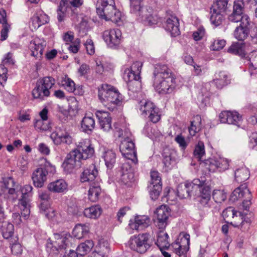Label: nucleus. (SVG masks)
Masks as SVG:
<instances>
[{
    "instance_id": "nucleus-32",
    "label": "nucleus",
    "mask_w": 257,
    "mask_h": 257,
    "mask_svg": "<svg viewBox=\"0 0 257 257\" xmlns=\"http://www.w3.org/2000/svg\"><path fill=\"white\" fill-rule=\"evenodd\" d=\"M48 16L43 13H39L35 14L31 18L30 27L32 30L38 29L42 25L49 22Z\"/></svg>"
},
{
    "instance_id": "nucleus-11",
    "label": "nucleus",
    "mask_w": 257,
    "mask_h": 257,
    "mask_svg": "<svg viewBox=\"0 0 257 257\" xmlns=\"http://www.w3.org/2000/svg\"><path fill=\"white\" fill-rule=\"evenodd\" d=\"M242 198H245L242 202V208L244 210L248 211L251 204V195L250 191L245 184L240 185L232 192L230 200L232 202H235Z\"/></svg>"
},
{
    "instance_id": "nucleus-14",
    "label": "nucleus",
    "mask_w": 257,
    "mask_h": 257,
    "mask_svg": "<svg viewBox=\"0 0 257 257\" xmlns=\"http://www.w3.org/2000/svg\"><path fill=\"white\" fill-rule=\"evenodd\" d=\"M82 160L76 151L73 150L67 154L62 164V167L66 172L72 173L74 170L81 166Z\"/></svg>"
},
{
    "instance_id": "nucleus-41",
    "label": "nucleus",
    "mask_w": 257,
    "mask_h": 257,
    "mask_svg": "<svg viewBox=\"0 0 257 257\" xmlns=\"http://www.w3.org/2000/svg\"><path fill=\"white\" fill-rule=\"evenodd\" d=\"M224 12L211 8L210 21L215 26H219L224 20Z\"/></svg>"
},
{
    "instance_id": "nucleus-61",
    "label": "nucleus",
    "mask_w": 257,
    "mask_h": 257,
    "mask_svg": "<svg viewBox=\"0 0 257 257\" xmlns=\"http://www.w3.org/2000/svg\"><path fill=\"white\" fill-rule=\"evenodd\" d=\"M245 16H248L247 15H242L238 13H235V12L233 11L231 14H230L228 16V19L230 21L234 23L240 22V23L242 22L243 18Z\"/></svg>"
},
{
    "instance_id": "nucleus-64",
    "label": "nucleus",
    "mask_w": 257,
    "mask_h": 257,
    "mask_svg": "<svg viewBox=\"0 0 257 257\" xmlns=\"http://www.w3.org/2000/svg\"><path fill=\"white\" fill-rule=\"evenodd\" d=\"M250 148L257 151V133H252L249 143Z\"/></svg>"
},
{
    "instance_id": "nucleus-30",
    "label": "nucleus",
    "mask_w": 257,
    "mask_h": 257,
    "mask_svg": "<svg viewBox=\"0 0 257 257\" xmlns=\"http://www.w3.org/2000/svg\"><path fill=\"white\" fill-rule=\"evenodd\" d=\"M0 203V223H3L2 226V231L3 237L6 239L13 238V235L14 233V225L10 222H4L5 219L4 212L1 206Z\"/></svg>"
},
{
    "instance_id": "nucleus-7",
    "label": "nucleus",
    "mask_w": 257,
    "mask_h": 257,
    "mask_svg": "<svg viewBox=\"0 0 257 257\" xmlns=\"http://www.w3.org/2000/svg\"><path fill=\"white\" fill-rule=\"evenodd\" d=\"M96 12L101 18L106 21L110 20L116 24L121 21V13L116 9L114 0H101L98 2Z\"/></svg>"
},
{
    "instance_id": "nucleus-38",
    "label": "nucleus",
    "mask_w": 257,
    "mask_h": 257,
    "mask_svg": "<svg viewBox=\"0 0 257 257\" xmlns=\"http://www.w3.org/2000/svg\"><path fill=\"white\" fill-rule=\"evenodd\" d=\"M109 251V244L106 241H100L96 246L94 251L92 253L91 257H106V254Z\"/></svg>"
},
{
    "instance_id": "nucleus-47",
    "label": "nucleus",
    "mask_w": 257,
    "mask_h": 257,
    "mask_svg": "<svg viewBox=\"0 0 257 257\" xmlns=\"http://www.w3.org/2000/svg\"><path fill=\"white\" fill-rule=\"evenodd\" d=\"M201 128V117L196 115L194 117L193 120L191 121L190 126L189 127V132L191 136H194Z\"/></svg>"
},
{
    "instance_id": "nucleus-53",
    "label": "nucleus",
    "mask_w": 257,
    "mask_h": 257,
    "mask_svg": "<svg viewBox=\"0 0 257 257\" xmlns=\"http://www.w3.org/2000/svg\"><path fill=\"white\" fill-rule=\"evenodd\" d=\"M236 211L232 207L226 208L222 212V216L227 223H229L231 219L236 215Z\"/></svg>"
},
{
    "instance_id": "nucleus-52",
    "label": "nucleus",
    "mask_w": 257,
    "mask_h": 257,
    "mask_svg": "<svg viewBox=\"0 0 257 257\" xmlns=\"http://www.w3.org/2000/svg\"><path fill=\"white\" fill-rule=\"evenodd\" d=\"M148 188L151 198L152 200H156L162 190V185H149Z\"/></svg>"
},
{
    "instance_id": "nucleus-58",
    "label": "nucleus",
    "mask_w": 257,
    "mask_h": 257,
    "mask_svg": "<svg viewBox=\"0 0 257 257\" xmlns=\"http://www.w3.org/2000/svg\"><path fill=\"white\" fill-rule=\"evenodd\" d=\"M229 167V161L224 158H217V170L223 171L227 170Z\"/></svg>"
},
{
    "instance_id": "nucleus-56",
    "label": "nucleus",
    "mask_w": 257,
    "mask_h": 257,
    "mask_svg": "<svg viewBox=\"0 0 257 257\" xmlns=\"http://www.w3.org/2000/svg\"><path fill=\"white\" fill-rule=\"evenodd\" d=\"M123 79L126 82L132 81L133 80L138 81L140 79V75L134 73L131 71L130 69H127L124 71Z\"/></svg>"
},
{
    "instance_id": "nucleus-6",
    "label": "nucleus",
    "mask_w": 257,
    "mask_h": 257,
    "mask_svg": "<svg viewBox=\"0 0 257 257\" xmlns=\"http://www.w3.org/2000/svg\"><path fill=\"white\" fill-rule=\"evenodd\" d=\"M83 3V0H61L57 11L58 21L63 22L67 17L75 19Z\"/></svg>"
},
{
    "instance_id": "nucleus-60",
    "label": "nucleus",
    "mask_w": 257,
    "mask_h": 257,
    "mask_svg": "<svg viewBox=\"0 0 257 257\" xmlns=\"http://www.w3.org/2000/svg\"><path fill=\"white\" fill-rule=\"evenodd\" d=\"M228 2V0H216V4L212 8L225 12Z\"/></svg>"
},
{
    "instance_id": "nucleus-43",
    "label": "nucleus",
    "mask_w": 257,
    "mask_h": 257,
    "mask_svg": "<svg viewBox=\"0 0 257 257\" xmlns=\"http://www.w3.org/2000/svg\"><path fill=\"white\" fill-rule=\"evenodd\" d=\"M89 231V227L86 224H78L73 230V234L78 239L85 236Z\"/></svg>"
},
{
    "instance_id": "nucleus-20",
    "label": "nucleus",
    "mask_w": 257,
    "mask_h": 257,
    "mask_svg": "<svg viewBox=\"0 0 257 257\" xmlns=\"http://www.w3.org/2000/svg\"><path fill=\"white\" fill-rule=\"evenodd\" d=\"M250 27V20L248 16L243 18L242 22L234 31V37L239 41H243L249 36Z\"/></svg>"
},
{
    "instance_id": "nucleus-5",
    "label": "nucleus",
    "mask_w": 257,
    "mask_h": 257,
    "mask_svg": "<svg viewBox=\"0 0 257 257\" xmlns=\"http://www.w3.org/2000/svg\"><path fill=\"white\" fill-rule=\"evenodd\" d=\"M98 97L103 105L110 111L114 110L122 99L118 90L107 84H103L98 88Z\"/></svg>"
},
{
    "instance_id": "nucleus-22",
    "label": "nucleus",
    "mask_w": 257,
    "mask_h": 257,
    "mask_svg": "<svg viewBox=\"0 0 257 257\" xmlns=\"http://www.w3.org/2000/svg\"><path fill=\"white\" fill-rule=\"evenodd\" d=\"M164 24L165 30L169 32L172 37H176L180 34L179 23L177 17L173 14L168 13Z\"/></svg>"
},
{
    "instance_id": "nucleus-63",
    "label": "nucleus",
    "mask_w": 257,
    "mask_h": 257,
    "mask_svg": "<svg viewBox=\"0 0 257 257\" xmlns=\"http://www.w3.org/2000/svg\"><path fill=\"white\" fill-rule=\"evenodd\" d=\"M244 9V3L242 0H237L234 2L233 11L243 14Z\"/></svg>"
},
{
    "instance_id": "nucleus-10",
    "label": "nucleus",
    "mask_w": 257,
    "mask_h": 257,
    "mask_svg": "<svg viewBox=\"0 0 257 257\" xmlns=\"http://www.w3.org/2000/svg\"><path fill=\"white\" fill-rule=\"evenodd\" d=\"M130 248L138 252H145L150 247L149 234L142 233L132 236L128 241Z\"/></svg>"
},
{
    "instance_id": "nucleus-29",
    "label": "nucleus",
    "mask_w": 257,
    "mask_h": 257,
    "mask_svg": "<svg viewBox=\"0 0 257 257\" xmlns=\"http://www.w3.org/2000/svg\"><path fill=\"white\" fill-rule=\"evenodd\" d=\"M120 180L124 184H128L135 181V175L130 165L125 163L123 164L119 171Z\"/></svg>"
},
{
    "instance_id": "nucleus-18",
    "label": "nucleus",
    "mask_w": 257,
    "mask_h": 257,
    "mask_svg": "<svg viewBox=\"0 0 257 257\" xmlns=\"http://www.w3.org/2000/svg\"><path fill=\"white\" fill-rule=\"evenodd\" d=\"M142 0H130L131 12L141 16L143 21L150 25L156 23V20L151 15L146 14V10L141 6Z\"/></svg>"
},
{
    "instance_id": "nucleus-45",
    "label": "nucleus",
    "mask_w": 257,
    "mask_h": 257,
    "mask_svg": "<svg viewBox=\"0 0 257 257\" xmlns=\"http://www.w3.org/2000/svg\"><path fill=\"white\" fill-rule=\"evenodd\" d=\"M58 83L69 92L75 91L74 82L66 75L61 77L58 80Z\"/></svg>"
},
{
    "instance_id": "nucleus-21",
    "label": "nucleus",
    "mask_w": 257,
    "mask_h": 257,
    "mask_svg": "<svg viewBox=\"0 0 257 257\" xmlns=\"http://www.w3.org/2000/svg\"><path fill=\"white\" fill-rule=\"evenodd\" d=\"M197 192L199 191V201L200 203L204 207H210V201L211 199V188L206 183L205 181L200 180Z\"/></svg>"
},
{
    "instance_id": "nucleus-46",
    "label": "nucleus",
    "mask_w": 257,
    "mask_h": 257,
    "mask_svg": "<svg viewBox=\"0 0 257 257\" xmlns=\"http://www.w3.org/2000/svg\"><path fill=\"white\" fill-rule=\"evenodd\" d=\"M10 247L13 254L20 255L23 252V247L19 241L18 237L15 236L10 240Z\"/></svg>"
},
{
    "instance_id": "nucleus-16",
    "label": "nucleus",
    "mask_w": 257,
    "mask_h": 257,
    "mask_svg": "<svg viewBox=\"0 0 257 257\" xmlns=\"http://www.w3.org/2000/svg\"><path fill=\"white\" fill-rule=\"evenodd\" d=\"M200 180L194 179L191 182L179 185L177 188V196L181 199L187 198L192 195H197V190Z\"/></svg>"
},
{
    "instance_id": "nucleus-40",
    "label": "nucleus",
    "mask_w": 257,
    "mask_h": 257,
    "mask_svg": "<svg viewBox=\"0 0 257 257\" xmlns=\"http://www.w3.org/2000/svg\"><path fill=\"white\" fill-rule=\"evenodd\" d=\"M249 175L250 173L248 168L245 166H242L235 171V180L238 183L244 182L249 178Z\"/></svg>"
},
{
    "instance_id": "nucleus-2",
    "label": "nucleus",
    "mask_w": 257,
    "mask_h": 257,
    "mask_svg": "<svg viewBox=\"0 0 257 257\" xmlns=\"http://www.w3.org/2000/svg\"><path fill=\"white\" fill-rule=\"evenodd\" d=\"M157 234L156 242V245L160 249L170 248L179 257H186V253L189 248L190 235L184 232L179 234L175 241L169 244L168 241L169 236L164 231V229H160Z\"/></svg>"
},
{
    "instance_id": "nucleus-4",
    "label": "nucleus",
    "mask_w": 257,
    "mask_h": 257,
    "mask_svg": "<svg viewBox=\"0 0 257 257\" xmlns=\"http://www.w3.org/2000/svg\"><path fill=\"white\" fill-rule=\"evenodd\" d=\"M47 120L38 119L34 122L36 130L41 131L50 130L52 132L50 138L54 145L59 146L61 144L70 145L73 143V139L69 133L61 126H56L54 130L52 128L51 124L45 122Z\"/></svg>"
},
{
    "instance_id": "nucleus-13",
    "label": "nucleus",
    "mask_w": 257,
    "mask_h": 257,
    "mask_svg": "<svg viewBox=\"0 0 257 257\" xmlns=\"http://www.w3.org/2000/svg\"><path fill=\"white\" fill-rule=\"evenodd\" d=\"M55 171V167L49 162H47L45 167H40L36 169L33 173L32 180L34 185L37 187H42L47 180L48 172H53Z\"/></svg>"
},
{
    "instance_id": "nucleus-23",
    "label": "nucleus",
    "mask_w": 257,
    "mask_h": 257,
    "mask_svg": "<svg viewBox=\"0 0 257 257\" xmlns=\"http://www.w3.org/2000/svg\"><path fill=\"white\" fill-rule=\"evenodd\" d=\"M46 46V42L42 39L34 38L29 44V49L32 52V55L37 58H41L43 51Z\"/></svg>"
},
{
    "instance_id": "nucleus-39",
    "label": "nucleus",
    "mask_w": 257,
    "mask_h": 257,
    "mask_svg": "<svg viewBox=\"0 0 257 257\" xmlns=\"http://www.w3.org/2000/svg\"><path fill=\"white\" fill-rule=\"evenodd\" d=\"M102 158L107 168L111 169L115 163L116 155L111 150L104 149Z\"/></svg>"
},
{
    "instance_id": "nucleus-15",
    "label": "nucleus",
    "mask_w": 257,
    "mask_h": 257,
    "mask_svg": "<svg viewBox=\"0 0 257 257\" xmlns=\"http://www.w3.org/2000/svg\"><path fill=\"white\" fill-rule=\"evenodd\" d=\"M119 150L122 155L135 163L137 162V152L135 144L131 139L127 137L123 140L119 145Z\"/></svg>"
},
{
    "instance_id": "nucleus-31",
    "label": "nucleus",
    "mask_w": 257,
    "mask_h": 257,
    "mask_svg": "<svg viewBox=\"0 0 257 257\" xmlns=\"http://www.w3.org/2000/svg\"><path fill=\"white\" fill-rule=\"evenodd\" d=\"M150 223V218L146 215L137 216L134 220H130L129 225L132 229L142 230L147 228Z\"/></svg>"
},
{
    "instance_id": "nucleus-37",
    "label": "nucleus",
    "mask_w": 257,
    "mask_h": 257,
    "mask_svg": "<svg viewBox=\"0 0 257 257\" xmlns=\"http://www.w3.org/2000/svg\"><path fill=\"white\" fill-rule=\"evenodd\" d=\"M100 193L101 188L98 181L91 183L88 193L89 200L93 202L97 201Z\"/></svg>"
},
{
    "instance_id": "nucleus-55",
    "label": "nucleus",
    "mask_w": 257,
    "mask_h": 257,
    "mask_svg": "<svg viewBox=\"0 0 257 257\" xmlns=\"http://www.w3.org/2000/svg\"><path fill=\"white\" fill-rule=\"evenodd\" d=\"M213 199L217 203H220L226 199V195L223 191L215 190L212 193Z\"/></svg>"
},
{
    "instance_id": "nucleus-19",
    "label": "nucleus",
    "mask_w": 257,
    "mask_h": 257,
    "mask_svg": "<svg viewBox=\"0 0 257 257\" xmlns=\"http://www.w3.org/2000/svg\"><path fill=\"white\" fill-rule=\"evenodd\" d=\"M74 150L83 160L92 157L94 153V147L90 140L88 139L79 142L76 148Z\"/></svg>"
},
{
    "instance_id": "nucleus-27",
    "label": "nucleus",
    "mask_w": 257,
    "mask_h": 257,
    "mask_svg": "<svg viewBox=\"0 0 257 257\" xmlns=\"http://www.w3.org/2000/svg\"><path fill=\"white\" fill-rule=\"evenodd\" d=\"M98 170L94 164H92L86 168L80 176V181L86 182L98 181Z\"/></svg>"
},
{
    "instance_id": "nucleus-48",
    "label": "nucleus",
    "mask_w": 257,
    "mask_h": 257,
    "mask_svg": "<svg viewBox=\"0 0 257 257\" xmlns=\"http://www.w3.org/2000/svg\"><path fill=\"white\" fill-rule=\"evenodd\" d=\"M244 44L237 42H235L232 44V45L228 48V52L238 55L240 56H244L245 55V51L243 48Z\"/></svg>"
},
{
    "instance_id": "nucleus-28",
    "label": "nucleus",
    "mask_w": 257,
    "mask_h": 257,
    "mask_svg": "<svg viewBox=\"0 0 257 257\" xmlns=\"http://www.w3.org/2000/svg\"><path fill=\"white\" fill-rule=\"evenodd\" d=\"M95 115L98 119L100 127L104 132H108L111 129V118L109 113L105 111L97 110Z\"/></svg>"
},
{
    "instance_id": "nucleus-1",
    "label": "nucleus",
    "mask_w": 257,
    "mask_h": 257,
    "mask_svg": "<svg viewBox=\"0 0 257 257\" xmlns=\"http://www.w3.org/2000/svg\"><path fill=\"white\" fill-rule=\"evenodd\" d=\"M177 86L176 75L165 65L157 64L153 72V86L160 94L172 93Z\"/></svg>"
},
{
    "instance_id": "nucleus-24",
    "label": "nucleus",
    "mask_w": 257,
    "mask_h": 257,
    "mask_svg": "<svg viewBox=\"0 0 257 257\" xmlns=\"http://www.w3.org/2000/svg\"><path fill=\"white\" fill-rule=\"evenodd\" d=\"M219 119L222 123H227L239 125L241 116L236 111H223L219 114Z\"/></svg>"
},
{
    "instance_id": "nucleus-54",
    "label": "nucleus",
    "mask_w": 257,
    "mask_h": 257,
    "mask_svg": "<svg viewBox=\"0 0 257 257\" xmlns=\"http://www.w3.org/2000/svg\"><path fill=\"white\" fill-rule=\"evenodd\" d=\"M202 165L210 172L217 170V158L209 159L202 163Z\"/></svg>"
},
{
    "instance_id": "nucleus-59",
    "label": "nucleus",
    "mask_w": 257,
    "mask_h": 257,
    "mask_svg": "<svg viewBox=\"0 0 257 257\" xmlns=\"http://www.w3.org/2000/svg\"><path fill=\"white\" fill-rule=\"evenodd\" d=\"M162 185L161 179L158 172L153 171L151 172V181L150 185Z\"/></svg>"
},
{
    "instance_id": "nucleus-51",
    "label": "nucleus",
    "mask_w": 257,
    "mask_h": 257,
    "mask_svg": "<svg viewBox=\"0 0 257 257\" xmlns=\"http://www.w3.org/2000/svg\"><path fill=\"white\" fill-rule=\"evenodd\" d=\"M19 205L21 210L22 215L25 218H27L30 214V202L20 200Z\"/></svg>"
},
{
    "instance_id": "nucleus-50",
    "label": "nucleus",
    "mask_w": 257,
    "mask_h": 257,
    "mask_svg": "<svg viewBox=\"0 0 257 257\" xmlns=\"http://www.w3.org/2000/svg\"><path fill=\"white\" fill-rule=\"evenodd\" d=\"M205 154L204 143L202 142H199L195 147L194 156L198 161H201Z\"/></svg>"
},
{
    "instance_id": "nucleus-42",
    "label": "nucleus",
    "mask_w": 257,
    "mask_h": 257,
    "mask_svg": "<svg viewBox=\"0 0 257 257\" xmlns=\"http://www.w3.org/2000/svg\"><path fill=\"white\" fill-rule=\"evenodd\" d=\"M102 213L101 208L99 205H93L85 208L83 213L85 217L91 219H96Z\"/></svg>"
},
{
    "instance_id": "nucleus-17",
    "label": "nucleus",
    "mask_w": 257,
    "mask_h": 257,
    "mask_svg": "<svg viewBox=\"0 0 257 257\" xmlns=\"http://www.w3.org/2000/svg\"><path fill=\"white\" fill-rule=\"evenodd\" d=\"M121 38V32L118 29L107 30L102 33L103 40L111 48H115L119 45Z\"/></svg>"
},
{
    "instance_id": "nucleus-8",
    "label": "nucleus",
    "mask_w": 257,
    "mask_h": 257,
    "mask_svg": "<svg viewBox=\"0 0 257 257\" xmlns=\"http://www.w3.org/2000/svg\"><path fill=\"white\" fill-rule=\"evenodd\" d=\"M55 83V79L52 77H45L38 80L36 87L32 90V93L34 98L40 101L45 100L50 95V89Z\"/></svg>"
},
{
    "instance_id": "nucleus-44",
    "label": "nucleus",
    "mask_w": 257,
    "mask_h": 257,
    "mask_svg": "<svg viewBox=\"0 0 257 257\" xmlns=\"http://www.w3.org/2000/svg\"><path fill=\"white\" fill-rule=\"evenodd\" d=\"M94 246L92 240H87L81 243L77 247L76 251L78 255L84 256L89 253Z\"/></svg>"
},
{
    "instance_id": "nucleus-49",
    "label": "nucleus",
    "mask_w": 257,
    "mask_h": 257,
    "mask_svg": "<svg viewBox=\"0 0 257 257\" xmlns=\"http://www.w3.org/2000/svg\"><path fill=\"white\" fill-rule=\"evenodd\" d=\"M246 60L247 65H248V68L250 71L257 69V51L251 52ZM252 72H250V75Z\"/></svg>"
},
{
    "instance_id": "nucleus-25",
    "label": "nucleus",
    "mask_w": 257,
    "mask_h": 257,
    "mask_svg": "<svg viewBox=\"0 0 257 257\" xmlns=\"http://www.w3.org/2000/svg\"><path fill=\"white\" fill-rule=\"evenodd\" d=\"M176 152L168 148L164 150L162 157L164 169L168 171L173 168L176 163Z\"/></svg>"
},
{
    "instance_id": "nucleus-62",
    "label": "nucleus",
    "mask_w": 257,
    "mask_h": 257,
    "mask_svg": "<svg viewBox=\"0 0 257 257\" xmlns=\"http://www.w3.org/2000/svg\"><path fill=\"white\" fill-rule=\"evenodd\" d=\"M205 31L203 27H200L197 30L194 31L192 34V37L195 41L201 40L204 36Z\"/></svg>"
},
{
    "instance_id": "nucleus-26",
    "label": "nucleus",
    "mask_w": 257,
    "mask_h": 257,
    "mask_svg": "<svg viewBox=\"0 0 257 257\" xmlns=\"http://www.w3.org/2000/svg\"><path fill=\"white\" fill-rule=\"evenodd\" d=\"M155 213L157 218V226L159 229H165L170 215L168 207L166 205H161L157 208Z\"/></svg>"
},
{
    "instance_id": "nucleus-12",
    "label": "nucleus",
    "mask_w": 257,
    "mask_h": 257,
    "mask_svg": "<svg viewBox=\"0 0 257 257\" xmlns=\"http://www.w3.org/2000/svg\"><path fill=\"white\" fill-rule=\"evenodd\" d=\"M1 192H0V200L11 199L15 200V194L16 189H18V185H16L14 180L11 177H7L3 179L0 182Z\"/></svg>"
},
{
    "instance_id": "nucleus-33",
    "label": "nucleus",
    "mask_w": 257,
    "mask_h": 257,
    "mask_svg": "<svg viewBox=\"0 0 257 257\" xmlns=\"http://www.w3.org/2000/svg\"><path fill=\"white\" fill-rule=\"evenodd\" d=\"M33 187L30 185H26L22 188L18 186V189H16L15 194V198L19 199V200L30 201V197L32 196Z\"/></svg>"
},
{
    "instance_id": "nucleus-35",
    "label": "nucleus",
    "mask_w": 257,
    "mask_h": 257,
    "mask_svg": "<svg viewBox=\"0 0 257 257\" xmlns=\"http://www.w3.org/2000/svg\"><path fill=\"white\" fill-rule=\"evenodd\" d=\"M95 122L92 114H86L81 122L82 131L85 133L92 132L95 127Z\"/></svg>"
},
{
    "instance_id": "nucleus-9",
    "label": "nucleus",
    "mask_w": 257,
    "mask_h": 257,
    "mask_svg": "<svg viewBox=\"0 0 257 257\" xmlns=\"http://www.w3.org/2000/svg\"><path fill=\"white\" fill-rule=\"evenodd\" d=\"M141 115L147 117L153 123H156L161 118L159 109L150 100H142L139 103Z\"/></svg>"
},
{
    "instance_id": "nucleus-3",
    "label": "nucleus",
    "mask_w": 257,
    "mask_h": 257,
    "mask_svg": "<svg viewBox=\"0 0 257 257\" xmlns=\"http://www.w3.org/2000/svg\"><path fill=\"white\" fill-rule=\"evenodd\" d=\"M73 239L69 234H54L52 238H49L46 244V249L49 257H78L77 252L70 249L65 251Z\"/></svg>"
},
{
    "instance_id": "nucleus-57",
    "label": "nucleus",
    "mask_w": 257,
    "mask_h": 257,
    "mask_svg": "<svg viewBox=\"0 0 257 257\" xmlns=\"http://www.w3.org/2000/svg\"><path fill=\"white\" fill-rule=\"evenodd\" d=\"M225 44L226 41L224 40H214L211 44L210 49L213 51H218L222 49Z\"/></svg>"
},
{
    "instance_id": "nucleus-34",
    "label": "nucleus",
    "mask_w": 257,
    "mask_h": 257,
    "mask_svg": "<svg viewBox=\"0 0 257 257\" xmlns=\"http://www.w3.org/2000/svg\"><path fill=\"white\" fill-rule=\"evenodd\" d=\"M49 191L55 193H64L67 190L68 185L63 179H59L49 184Z\"/></svg>"
},
{
    "instance_id": "nucleus-36",
    "label": "nucleus",
    "mask_w": 257,
    "mask_h": 257,
    "mask_svg": "<svg viewBox=\"0 0 257 257\" xmlns=\"http://www.w3.org/2000/svg\"><path fill=\"white\" fill-rule=\"evenodd\" d=\"M212 83L216 85L218 89H221L229 84L230 80L226 72L220 71L218 73H216L215 78L213 79Z\"/></svg>"
}]
</instances>
